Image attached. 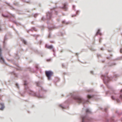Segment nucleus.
Segmentation results:
<instances>
[{
	"instance_id": "f257e3e1",
	"label": "nucleus",
	"mask_w": 122,
	"mask_h": 122,
	"mask_svg": "<svg viewBox=\"0 0 122 122\" xmlns=\"http://www.w3.org/2000/svg\"><path fill=\"white\" fill-rule=\"evenodd\" d=\"M108 73V72H106L105 74L102 75L101 76L104 83L106 84L107 88L110 89L106 92V95H107L108 94H109L111 95V98L112 100L116 101L117 103H120L121 102L120 100L122 101V89L120 90L119 93L117 94L115 92L112 87L108 84L111 80L116 81L117 79L118 75H115L113 76L110 77L107 75Z\"/></svg>"
},
{
	"instance_id": "9b49d317",
	"label": "nucleus",
	"mask_w": 122,
	"mask_h": 122,
	"mask_svg": "<svg viewBox=\"0 0 122 122\" xmlns=\"http://www.w3.org/2000/svg\"><path fill=\"white\" fill-rule=\"evenodd\" d=\"M7 39V35L5 34V36L4 40L3 42V47L4 48H5L6 45V43L5 42V40Z\"/></svg>"
},
{
	"instance_id": "4d7b16f0",
	"label": "nucleus",
	"mask_w": 122,
	"mask_h": 122,
	"mask_svg": "<svg viewBox=\"0 0 122 122\" xmlns=\"http://www.w3.org/2000/svg\"><path fill=\"white\" fill-rule=\"evenodd\" d=\"M61 36H63L64 34L62 32H61Z\"/></svg>"
},
{
	"instance_id": "8fccbe9b",
	"label": "nucleus",
	"mask_w": 122,
	"mask_h": 122,
	"mask_svg": "<svg viewBox=\"0 0 122 122\" xmlns=\"http://www.w3.org/2000/svg\"><path fill=\"white\" fill-rule=\"evenodd\" d=\"M101 87H103V88L104 89V88H105V87H104V86L103 84H102L101 85Z\"/></svg>"
},
{
	"instance_id": "39448f33",
	"label": "nucleus",
	"mask_w": 122,
	"mask_h": 122,
	"mask_svg": "<svg viewBox=\"0 0 122 122\" xmlns=\"http://www.w3.org/2000/svg\"><path fill=\"white\" fill-rule=\"evenodd\" d=\"M80 117L81 122H94L95 121L94 119L89 117L88 114L86 113L81 115Z\"/></svg>"
},
{
	"instance_id": "864d4df0",
	"label": "nucleus",
	"mask_w": 122,
	"mask_h": 122,
	"mask_svg": "<svg viewBox=\"0 0 122 122\" xmlns=\"http://www.w3.org/2000/svg\"><path fill=\"white\" fill-rule=\"evenodd\" d=\"M52 51L53 52H55L56 51V50H55L54 48L53 49H52Z\"/></svg>"
},
{
	"instance_id": "3c124183",
	"label": "nucleus",
	"mask_w": 122,
	"mask_h": 122,
	"mask_svg": "<svg viewBox=\"0 0 122 122\" xmlns=\"http://www.w3.org/2000/svg\"><path fill=\"white\" fill-rule=\"evenodd\" d=\"M35 107V105H33L30 106V107L31 108H32L34 107Z\"/></svg>"
},
{
	"instance_id": "c756f323",
	"label": "nucleus",
	"mask_w": 122,
	"mask_h": 122,
	"mask_svg": "<svg viewBox=\"0 0 122 122\" xmlns=\"http://www.w3.org/2000/svg\"><path fill=\"white\" fill-rule=\"evenodd\" d=\"M9 6L10 7V9H11L12 10H15V8L14 7L12 6L11 5H10Z\"/></svg>"
},
{
	"instance_id": "1a4fd4ad",
	"label": "nucleus",
	"mask_w": 122,
	"mask_h": 122,
	"mask_svg": "<svg viewBox=\"0 0 122 122\" xmlns=\"http://www.w3.org/2000/svg\"><path fill=\"white\" fill-rule=\"evenodd\" d=\"M68 3L66 2H65L62 4V6H60L59 7L61 8H62L65 11H67L68 10L67 6L68 5Z\"/></svg>"
},
{
	"instance_id": "ea45409f",
	"label": "nucleus",
	"mask_w": 122,
	"mask_h": 122,
	"mask_svg": "<svg viewBox=\"0 0 122 122\" xmlns=\"http://www.w3.org/2000/svg\"><path fill=\"white\" fill-rule=\"evenodd\" d=\"M97 56L98 57V58L99 59V56L101 57L102 56L101 55L99 54L98 53L97 54Z\"/></svg>"
},
{
	"instance_id": "f3484780",
	"label": "nucleus",
	"mask_w": 122,
	"mask_h": 122,
	"mask_svg": "<svg viewBox=\"0 0 122 122\" xmlns=\"http://www.w3.org/2000/svg\"><path fill=\"white\" fill-rule=\"evenodd\" d=\"M10 73L12 75L14 76L15 77H18V74L16 73L15 72V71L10 72Z\"/></svg>"
},
{
	"instance_id": "f03ea898",
	"label": "nucleus",
	"mask_w": 122,
	"mask_h": 122,
	"mask_svg": "<svg viewBox=\"0 0 122 122\" xmlns=\"http://www.w3.org/2000/svg\"><path fill=\"white\" fill-rule=\"evenodd\" d=\"M69 96L70 97L66 100L62 105L60 104L59 105V107L66 108L68 107L69 104L71 103L76 102L79 104L88 103L90 102L89 99L97 100L98 98L95 95L88 94L86 96V98L84 99L75 92L70 93L69 94L67 95L66 97Z\"/></svg>"
},
{
	"instance_id": "c03bdc74",
	"label": "nucleus",
	"mask_w": 122,
	"mask_h": 122,
	"mask_svg": "<svg viewBox=\"0 0 122 122\" xmlns=\"http://www.w3.org/2000/svg\"><path fill=\"white\" fill-rule=\"evenodd\" d=\"M13 4L17 6H18L19 5L18 3H15V2H14Z\"/></svg>"
},
{
	"instance_id": "774afa93",
	"label": "nucleus",
	"mask_w": 122,
	"mask_h": 122,
	"mask_svg": "<svg viewBox=\"0 0 122 122\" xmlns=\"http://www.w3.org/2000/svg\"><path fill=\"white\" fill-rule=\"evenodd\" d=\"M14 23L15 24H16L17 22H16V21L15 20H14Z\"/></svg>"
},
{
	"instance_id": "de8ad7c7",
	"label": "nucleus",
	"mask_w": 122,
	"mask_h": 122,
	"mask_svg": "<svg viewBox=\"0 0 122 122\" xmlns=\"http://www.w3.org/2000/svg\"><path fill=\"white\" fill-rule=\"evenodd\" d=\"M90 73L91 74H92L93 75H94V73L92 71H90Z\"/></svg>"
},
{
	"instance_id": "20e7f679",
	"label": "nucleus",
	"mask_w": 122,
	"mask_h": 122,
	"mask_svg": "<svg viewBox=\"0 0 122 122\" xmlns=\"http://www.w3.org/2000/svg\"><path fill=\"white\" fill-rule=\"evenodd\" d=\"M57 8V7H54L51 9L50 11H48V12H46V18L48 19L47 21V24L49 23V20L52 18V15L53 14H55L56 15H58L57 11H56L55 9V8Z\"/></svg>"
},
{
	"instance_id": "473e14b6",
	"label": "nucleus",
	"mask_w": 122,
	"mask_h": 122,
	"mask_svg": "<svg viewBox=\"0 0 122 122\" xmlns=\"http://www.w3.org/2000/svg\"><path fill=\"white\" fill-rule=\"evenodd\" d=\"M15 86H16V87L18 88H19V85L17 83H16L15 84Z\"/></svg>"
},
{
	"instance_id": "a18cd8bd",
	"label": "nucleus",
	"mask_w": 122,
	"mask_h": 122,
	"mask_svg": "<svg viewBox=\"0 0 122 122\" xmlns=\"http://www.w3.org/2000/svg\"><path fill=\"white\" fill-rule=\"evenodd\" d=\"M51 60L52 58H50L49 59H46V60L47 61H49Z\"/></svg>"
},
{
	"instance_id": "c9c22d12",
	"label": "nucleus",
	"mask_w": 122,
	"mask_h": 122,
	"mask_svg": "<svg viewBox=\"0 0 122 122\" xmlns=\"http://www.w3.org/2000/svg\"><path fill=\"white\" fill-rule=\"evenodd\" d=\"M99 42L100 43L101 42V40L102 39V37L101 36L99 37Z\"/></svg>"
},
{
	"instance_id": "79ce46f5",
	"label": "nucleus",
	"mask_w": 122,
	"mask_h": 122,
	"mask_svg": "<svg viewBox=\"0 0 122 122\" xmlns=\"http://www.w3.org/2000/svg\"><path fill=\"white\" fill-rule=\"evenodd\" d=\"M107 51L108 52H113V51L112 50H107Z\"/></svg>"
},
{
	"instance_id": "5701e85b",
	"label": "nucleus",
	"mask_w": 122,
	"mask_h": 122,
	"mask_svg": "<svg viewBox=\"0 0 122 122\" xmlns=\"http://www.w3.org/2000/svg\"><path fill=\"white\" fill-rule=\"evenodd\" d=\"M2 15L3 16H5V17L8 18H11V17L10 15H9L8 14H2Z\"/></svg>"
},
{
	"instance_id": "a211bd4d",
	"label": "nucleus",
	"mask_w": 122,
	"mask_h": 122,
	"mask_svg": "<svg viewBox=\"0 0 122 122\" xmlns=\"http://www.w3.org/2000/svg\"><path fill=\"white\" fill-rule=\"evenodd\" d=\"M116 63L115 62H108L107 64L108 66H112L116 65Z\"/></svg>"
},
{
	"instance_id": "b1692460",
	"label": "nucleus",
	"mask_w": 122,
	"mask_h": 122,
	"mask_svg": "<svg viewBox=\"0 0 122 122\" xmlns=\"http://www.w3.org/2000/svg\"><path fill=\"white\" fill-rule=\"evenodd\" d=\"M39 14L38 13H33L32 14V16L35 18H36V17Z\"/></svg>"
},
{
	"instance_id": "4c0bfd02",
	"label": "nucleus",
	"mask_w": 122,
	"mask_h": 122,
	"mask_svg": "<svg viewBox=\"0 0 122 122\" xmlns=\"http://www.w3.org/2000/svg\"><path fill=\"white\" fill-rule=\"evenodd\" d=\"M89 49L92 51H96L95 49L92 48H90Z\"/></svg>"
},
{
	"instance_id": "9d476101",
	"label": "nucleus",
	"mask_w": 122,
	"mask_h": 122,
	"mask_svg": "<svg viewBox=\"0 0 122 122\" xmlns=\"http://www.w3.org/2000/svg\"><path fill=\"white\" fill-rule=\"evenodd\" d=\"M99 109L105 112V113L104 116V117H108L109 115L107 112V108H105L103 109L101 107H99Z\"/></svg>"
},
{
	"instance_id": "6ab92c4d",
	"label": "nucleus",
	"mask_w": 122,
	"mask_h": 122,
	"mask_svg": "<svg viewBox=\"0 0 122 122\" xmlns=\"http://www.w3.org/2000/svg\"><path fill=\"white\" fill-rule=\"evenodd\" d=\"M86 113L88 114H91L92 113L91 111L88 108H86L85 110Z\"/></svg>"
},
{
	"instance_id": "a19ab883",
	"label": "nucleus",
	"mask_w": 122,
	"mask_h": 122,
	"mask_svg": "<svg viewBox=\"0 0 122 122\" xmlns=\"http://www.w3.org/2000/svg\"><path fill=\"white\" fill-rule=\"evenodd\" d=\"M78 61H79L81 63H83V64H86V63H87V62H82V61H80V60H79L78 59Z\"/></svg>"
},
{
	"instance_id": "6e6d98bb",
	"label": "nucleus",
	"mask_w": 122,
	"mask_h": 122,
	"mask_svg": "<svg viewBox=\"0 0 122 122\" xmlns=\"http://www.w3.org/2000/svg\"><path fill=\"white\" fill-rule=\"evenodd\" d=\"M32 28L34 30L36 31L37 30V29L35 27H32Z\"/></svg>"
},
{
	"instance_id": "f8f14e48",
	"label": "nucleus",
	"mask_w": 122,
	"mask_h": 122,
	"mask_svg": "<svg viewBox=\"0 0 122 122\" xmlns=\"http://www.w3.org/2000/svg\"><path fill=\"white\" fill-rule=\"evenodd\" d=\"M98 34H99L100 35H102V33L101 32V30L100 29H98L97 30L94 36V37L95 38L98 35Z\"/></svg>"
},
{
	"instance_id": "4468645a",
	"label": "nucleus",
	"mask_w": 122,
	"mask_h": 122,
	"mask_svg": "<svg viewBox=\"0 0 122 122\" xmlns=\"http://www.w3.org/2000/svg\"><path fill=\"white\" fill-rule=\"evenodd\" d=\"M34 51L36 53L40 55L42 57H43V53L41 51H39L38 50L36 49H34Z\"/></svg>"
},
{
	"instance_id": "dca6fc26",
	"label": "nucleus",
	"mask_w": 122,
	"mask_h": 122,
	"mask_svg": "<svg viewBox=\"0 0 122 122\" xmlns=\"http://www.w3.org/2000/svg\"><path fill=\"white\" fill-rule=\"evenodd\" d=\"M45 46L46 47V48L47 49L50 50L53 49L54 48V47L52 45H49L48 44H46L45 45Z\"/></svg>"
},
{
	"instance_id": "09e8293b",
	"label": "nucleus",
	"mask_w": 122,
	"mask_h": 122,
	"mask_svg": "<svg viewBox=\"0 0 122 122\" xmlns=\"http://www.w3.org/2000/svg\"><path fill=\"white\" fill-rule=\"evenodd\" d=\"M120 52L121 53H122V47H121L120 48Z\"/></svg>"
},
{
	"instance_id": "7ed1b4c3",
	"label": "nucleus",
	"mask_w": 122,
	"mask_h": 122,
	"mask_svg": "<svg viewBox=\"0 0 122 122\" xmlns=\"http://www.w3.org/2000/svg\"><path fill=\"white\" fill-rule=\"evenodd\" d=\"M40 81L35 82L36 85L38 87L40 86V88L38 92H35L30 88V83L26 79H24L23 81V84L24 86V90L20 93L21 96L23 97L24 94L27 92L29 95L33 96H36L39 98L40 97L42 98H45L46 96L44 95V94L46 92L47 90L44 89L43 87L40 85Z\"/></svg>"
},
{
	"instance_id": "69168bd1",
	"label": "nucleus",
	"mask_w": 122,
	"mask_h": 122,
	"mask_svg": "<svg viewBox=\"0 0 122 122\" xmlns=\"http://www.w3.org/2000/svg\"><path fill=\"white\" fill-rule=\"evenodd\" d=\"M50 42L51 43H53L54 42V41H50Z\"/></svg>"
},
{
	"instance_id": "13d9d810",
	"label": "nucleus",
	"mask_w": 122,
	"mask_h": 122,
	"mask_svg": "<svg viewBox=\"0 0 122 122\" xmlns=\"http://www.w3.org/2000/svg\"><path fill=\"white\" fill-rule=\"evenodd\" d=\"M10 14L13 17H14V18H15V16H14V14H11V13H10Z\"/></svg>"
},
{
	"instance_id": "0e129e2a",
	"label": "nucleus",
	"mask_w": 122,
	"mask_h": 122,
	"mask_svg": "<svg viewBox=\"0 0 122 122\" xmlns=\"http://www.w3.org/2000/svg\"><path fill=\"white\" fill-rule=\"evenodd\" d=\"M15 65L17 66H18V67H20V66L17 64H15Z\"/></svg>"
},
{
	"instance_id": "a878e982",
	"label": "nucleus",
	"mask_w": 122,
	"mask_h": 122,
	"mask_svg": "<svg viewBox=\"0 0 122 122\" xmlns=\"http://www.w3.org/2000/svg\"><path fill=\"white\" fill-rule=\"evenodd\" d=\"M40 27L42 30H44L45 28L44 25H40L39 26Z\"/></svg>"
},
{
	"instance_id": "603ef678",
	"label": "nucleus",
	"mask_w": 122,
	"mask_h": 122,
	"mask_svg": "<svg viewBox=\"0 0 122 122\" xmlns=\"http://www.w3.org/2000/svg\"><path fill=\"white\" fill-rule=\"evenodd\" d=\"M115 113H117L118 114H118H119V112L118 110H117L115 112Z\"/></svg>"
},
{
	"instance_id": "f704fd0d",
	"label": "nucleus",
	"mask_w": 122,
	"mask_h": 122,
	"mask_svg": "<svg viewBox=\"0 0 122 122\" xmlns=\"http://www.w3.org/2000/svg\"><path fill=\"white\" fill-rule=\"evenodd\" d=\"M75 11H76V14L78 15L79 14V13L80 12V11L79 10H76Z\"/></svg>"
},
{
	"instance_id": "5fc2aeb1",
	"label": "nucleus",
	"mask_w": 122,
	"mask_h": 122,
	"mask_svg": "<svg viewBox=\"0 0 122 122\" xmlns=\"http://www.w3.org/2000/svg\"><path fill=\"white\" fill-rule=\"evenodd\" d=\"M100 49L102 51H103L104 50V49L103 48V47H102L101 48H100Z\"/></svg>"
},
{
	"instance_id": "6e6552de",
	"label": "nucleus",
	"mask_w": 122,
	"mask_h": 122,
	"mask_svg": "<svg viewBox=\"0 0 122 122\" xmlns=\"http://www.w3.org/2000/svg\"><path fill=\"white\" fill-rule=\"evenodd\" d=\"M115 117V115H113L112 117H111L110 119L107 118L106 120H104L105 122H117V120H115L114 117Z\"/></svg>"
},
{
	"instance_id": "aec40b11",
	"label": "nucleus",
	"mask_w": 122,
	"mask_h": 122,
	"mask_svg": "<svg viewBox=\"0 0 122 122\" xmlns=\"http://www.w3.org/2000/svg\"><path fill=\"white\" fill-rule=\"evenodd\" d=\"M86 91L87 92L92 93L94 92V90L93 89H91L86 90Z\"/></svg>"
},
{
	"instance_id": "e2e57ef3",
	"label": "nucleus",
	"mask_w": 122,
	"mask_h": 122,
	"mask_svg": "<svg viewBox=\"0 0 122 122\" xmlns=\"http://www.w3.org/2000/svg\"><path fill=\"white\" fill-rule=\"evenodd\" d=\"M105 60H102L101 61L102 62V63H103L105 62Z\"/></svg>"
},
{
	"instance_id": "58836bf2",
	"label": "nucleus",
	"mask_w": 122,
	"mask_h": 122,
	"mask_svg": "<svg viewBox=\"0 0 122 122\" xmlns=\"http://www.w3.org/2000/svg\"><path fill=\"white\" fill-rule=\"evenodd\" d=\"M75 6L74 5H72V9L74 11H76V10L75 9Z\"/></svg>"
},
{
	"instance_id": "cd10ccee",
	"label": "nucleus",
	"mask_w": 122,
	"mask_h": 122,
	"mask_svg": "<svg viewBox=\"0 0 122 122\" xmlns=\"http://www.w3.org/2000/svg\"><path fill=\"white\" fill-rule=\"evenodd\" d=\"M122 60V56H121L120 57H117L115 59V60Z\"/></svg>"
},
{
	"instance_id": "680f3d73",
	"label": "nucleus",
	"mask_w": 122,
	"mask_h": 122,
	"mask_svg": "<svg viewBox=\"0 0 122 122\" xmlns=\"http://www.w3.org/2000/svg\"><path fill=\"white\" fill-rule=\"evenodd\" d=\"M67 74V73L66 72H64L63 73V74L64 75H66Z\"/></svg>"
},
{
	"instance_id": "c85d7f7f",
	"label": "nucleus",
	"mask_w": 122,
	"mask_h": 122,
	"mask_svg": "<svg viewBox=\"0 0 122 122\" xmlns=\"http://www.w3.org/2000/svg\"><path fill=\"white\" fill-rule=\"evenodd\" d=\"M109 55H110V56H109L106 57V58L107 59H109V60L110 59V57L112 56L113 55V54L111 53H110L109 54Z\"/></svg>"
},
{
	"instance_id": "2eb2a0df",
	"label": "nucleus",
	"mask_w": 122,
	"mask_h": 122,
	"mask_svg": "<svg viewBox=\"0 0 122 122\" xmlns=\"http://www.w3.org/2000/svg\"><path fill=\"white\" fill-rule=\"evenodd\" d=\"M5 108V106L4 103H0V110L1 111H3Z\"/></svg>"
},
{
	"instance_id": "7c9ffc66",
	"label": "nucleus",
	"mask_w": 122,
	"mask_h": 122,
	"mask_svg": "<svg viewBox=\"0 0 122 122\" xmlns=\"http://www.w3.org/2000/svg\"><path fill=\"white\" fill-rule=\"evenodd\" d=\"M62 23H63V24H66V23H69V22H66V21L65 20H63L62 21Z\"/></svg>"
},
{
	"instance_id": "338daca9",
	"label": "nucleus",
	"mask_w": 122,
	"mask_h": 122,
	"mask_svg": "<svg viewBox=\"0 0 122 122\" xmlns=\"http://www.w3.org/2000/svg\"><path fill=\"white\" fill-rule=\"evenodd\" d=\"M22 1L24 2H26L27 1H26L25 0H23Z\"/></svg>"
},
{
	"instance_id": "49530a36",
	"label": "nucleus",
	"mask_w": 122,
	"mask_h": 122,
	"mask_svg": "<svg viewBox=\"0 0 122 122\" xmlns=\"http://www.w3.org/2000/svg\"><path fill=\"white\" fill-rule=\"evenodd\" d=\"M5 3L7 4V5L8 6H9L10 5V3H8L6 1H5Z\"/></svg>"
},
{
	"instance_id": "e433bc0d",
	"label": "nucleus",
	"mask_w": 122,
	"mask_h": 122,
	"mask_svg": "<svg viewBox=\"0 0 122 122\" xmlns=\"http://www.w3.org/2000/svg\"><path fill=\"white\" fill-rule=\"evenodd\" d=\"M15 68L17 70H22V69L20 68V67H19V68H16V67H15Z\"/></svg>"
},
{
	"instance_id": "4be33fe9",
	"label": "nucleus",
	"mask_w": 122,
	"mask_h": 122,
	"mask_svg": "<svg viewBox=\"0 0 122 122\" xmlns=\"http://www.w3.org/2000/svg\"><path fill=\"white\" fill-rule=\"evenodd\" d=\"M60 80V79L59 78H55L54 81V83L56 85H57V83H56V82L59 81Z\"/></svg>"
},
{
	"instance_id": "052dcab7",
	"label": "nucleus",
	"mask_w": 122,
	"mask_h": 122,
	"mask_svg": "<svg viewBox=\"0 0 122 122\" xmlns=\"http://www.w3.org/2000/svg\"><path fill=\"white\" fill-rule=\"evenodd\" d=\"M122 114V112H121L120 113H119V114H118V115L119 116H120Z\"/></svg>"
},
{
	"instance_id": "72a5a7b5",
	"label": "nucleus",
	"mask_w": 122,
	"mask_h": 122,
	"mask_svg": "<svg viewBox=\"0 0 122 122\" xmlns=\"http://www.w3.org/2000/svg\"><path fill=\"white\" fill-rule=\"evenodd\" d=\"M2 54V50L1 46L0 45V55H1V54Z\"/></svg>"
},
{
	"instance_id": "412c9836",
	"label": "nucleus",
	"mask_w": 122,
	"mask_h": 122,
	"mask_svg": "<svg viewBox=\"0 0 122 122\" xmlns=\"http://www.w3.org/2000/svg\"><path fill=\"white\" fill-rule=\"evenodd\" d=\"M18 54V52H16L15 54V56L14 57L16 59H19L20 58V57L19 56Z\"/></svg>"
},
{
	"instance_id": "0eeeda50",
	"label": "nucleus",
	"mask_w": 122,
	"mask_h": 122,
	"mask_svg": "<svg viewBox=\"0 0 122 122\" xmlns=\"http://www.w3.org/2000/svg\"><path fill=\"white\" fill-rule=\"evenodd\" d=\"M45 73L48 80L49 81L51 80V77L54 74L53 72L51 70H49L46 71Z\"/></svg>"
},
{
	"instance_id": "bf43d9fd",
	"label": "nucleus",
	"mask_w": 122,
	"mask_h": 122,
	"mask_svg": "<svg viewBox=\"0 0 122 122\" xmlns=\"http://www.w3.org/2000/svg\"><path fill=\"white\" fill-rule=\"evenodd\" d=\"M76 14H75L74 15H71V16L72 17H73L74 16H76Z\"/></svg>"
},
{
	"instance_id": "bb28decb",
	"label": "nucleus",
	"mask_w": 122,
	"mask_h": 122,
	"mask_svg": "<svg viewBox=\"0 0 122 122\" xmlns=\"http://www.w3.org/2000/svg\"><path fill=\"white\" fill-rule=\"evenodd\" d=\"M46 19L45 18V17L44 16H43L41 18V22H42V21H45Z\"/></svg>"
},
{
	"instance_id": "ddd939ff",
	"label": "nucleus",
	"mask_w": 122,
	"mask_h": 122,
	"mask_svg": "<svg viewBox=\"0 0 122 122\" xmlns=\"http://www.w3.org/2000/svg\"><path fill=\"white\" fill-rule=\"evenodd\" d=\"M0 61L2 63H5L6 64L4 58L2 56V54H1V55H0Z\"/></svg>"
},
{
	"instance_id": "393cba45",
	"label": "nucleus",
	"mask_w": 122,
	"mask_h": 122,
	"mask_svg": "<svg viewBox=\"0 0 122 122\" xmlns=\"http://www.w3.org/2000/svg\"><path fill=\"white\" fill-rule=\"evenodd\" d=\"M21 40L23 43L25 45H27V42L26 40L24 39H21Z\"/></svg>"
},
{
	"instance_id": "423d86ee",
	"label": "nucleus",
	"mask_w": 122,
	"mask_h": 122,
	"mask_svg": "<svg viewBox=\"0 0 122 122\" xmlns=\"http://www.w3.org/2000/svg\"><path fill=\"white\" fill-rule=\"evenodd\" d=\"M35 69L34 68H31L30 67H28L26 68L25 69V71H29L30 72H33L34 73L36 72V70L39 71L41 73V68L39 66L38 64H36L35 66Z\"/></svg>"
},
{
	"instance_id": "37998d69",
	"label": "nucleus",
	"mask_w": 122,
	"mask_h": 122,
	"mask_svg": "<svg viewBox=\"0 0 122 122\" xmlns=\"http://www.w3.org/2000/svg\"><path fill=\"white\" fill-rule=\"evenodd\" d=\"M42 42V40H40L38 42V43L40 45L41 44Z\"/></svg>"
},
{
	"instance_id": "2f4dec72",
	"label": "nucleus",
	"mask_w": 122,
	"mask_h": 122,
	"mask_svg": "<svg viewBox=\"0 0 122 122\" xmlns=\"http://www.w3.org/2000/svg\"><path fill=\"white\" fill-rule=\"evenodd\" d=\"M51 36V32L50 31H49V33L48 34V37L49 38H50Z\"/></svg>"
}]
</instances>
